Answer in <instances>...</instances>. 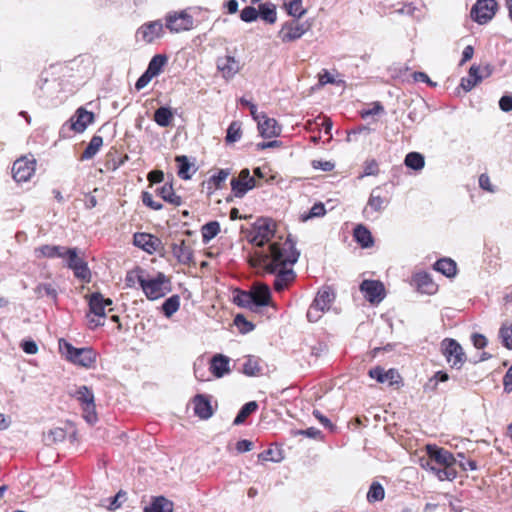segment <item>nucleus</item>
Masks as SVG:
<instances>
[{
  "mask_svg": "<svg viewBox=\"0 0 512 512\" xmlns=\"http://www.w3.org/2000/svg\"><path fill=\"white\" fill-rule=\"evenodd\" d=\"M300 256L295 242L290 236L284 242H273L267 251L256 252L255 265L262 266L268 273L275 274L274 289L277 292L285 290L295 279L296 274L287 265H294Z\"/></svg>",
  "mask_w": 512,
  "mask_h": 512,
  "instance_id": "f257e3e1",
  "label": "nucleus"
},
{
  "mask_svg": "<svg viewBox=\"0 0 512 512\" xmlns=\"http://www.w3.org/2000/svg\"><path fill=\"white\" fill-rule=\"evenodd\" d=\"M59 348L65 351L66 358L74 364L92 368L96 363L97 353L90 347L76 348L66 340L60 339Z\"/></svg>",
  "mask_w": 512,
  "mask_h": 512,
  "instance_id": "f03ea898",
  "label": "nucleus"
},
{
  "mask_svg": "<svg viewBox=\"0 0 512 512\" xmlns=\"http://www.w3.org/2000/svg\"><path fill=\"white\" fill-rule=\"evenodd\" d=\"M276 223L268 217L258 218L248 234L249 242L257 247H263L274 237Z\"/></svg>",
  "mask_w": 512,
  "mask_h": 512,
  "instance_id": "7ed1b4c3",
  "label": "nucleus"
},
{
  "mask_svg": "<svg viewBox=\"0 0 512 512\" xmlns=\"http://www.w3.org/2000/svg\"><path fill=\"white\" fill-rule=\"evenodd\" d=\"M141 289L149 300H157L171 291V281L162 272H158L153 278H149L147 274Z\"/></svg>",
  "mask_w": 512,
  "mask_h": 512,
  "instance_id": "20e7f679",
  "label": "nucleus"
},
{
  "mask_svg": "<svg viewBox=\"0 0 512 512\" xmlns=\"http://www.w3.org/2000/svg\"><path fill=\"white\" fill-rule=\"evenodd\" d=\"M88 304L90 314H87V317L89 318L90 328L93 329L104 325L101 319L105 318L106 316V307H109V311L112 310V300L110 298H105L99 292H94L90 295Z\"/></svg>",
  "mask_w": 512,
  "mask_h": 512,
  "instance_id": "39448f33",
  "label": "nucleus"
},
{
  "mask_svg": "<svg viewBox=\"0 0 512 512\" xmlns=\"http://www.w3.org/2000/svg\"><path fill=\"white\" fill-rule=\"evenodd\" d=\"M440 350L452 368L461 369L466 362V354L462 346L452 338H444Z\"/></svg>",
  "mask_w": 512,
  "mask_h": 512,
  "instance_id": "423d86ee",
  "label": "nucleus"
},
{
  "mask_svg": "<svg viewBox=\"0 0 512 512\" xmlns=\"http://www.w3.org/2000/svg\"><path fill=\"white\" fill-rule=\"evenodd\" d=\"M73 397L81 403L85 420L90 424L96 422L97 414L93 391L85 385L79 386L73 393Z\"/></svg>",
  "mask_w": 512,
  "mask_h": 512,
  "instance_id": "0eeeda50",
  "label": "nucleus"
},
{
  "mask_svg": "<svg viewBox=\"0 0 512 512\" xmlns=\"http://www.w3.org/2000/svg\"><path fill=\"white\" fill-rule=\"evenodd\" d=\"M310 28L311 24L307 21L300 22L298 19H294L282 25L278 36L285 43L292 42L300 39Z\"/></svg>",
  "mask_w": 512,
  "mask_h": 512,
  "instance_id": "6e6552de",
  "label": "nucleus"
},
{
  "mask_svg": "<svg viewBox=\"0 0 512 512\" xmlns=\"http://www.w3.org/2000/svg\"><path fill=\"white\" fill-rule=\"evenodd\" d=\"M166 28L172 33L188 31L193 28V17L186 11L170 12L166 15Z\"/></svg>",
  "mask_w": 512,
  "mask_h": 512,
  "instance_id": "1a4fd4ad",
  "label": "nucleus"
},
{
  "mask_svg": "<svg viewBox=\"0 0 512 512\" xmlns=\"http://www.w3.org/2000/svg\"><path fill=\"white\" fill-rule=\"evenodd\" d=\"M497 2L495 0H478L471 9V17L479 24H485L495 15Z\"/></svg>",
  "mask_w": 512,
  "mask_h": 512,
  "instance_id": "9d476101",
  "label": "nucleus"
},
{
  "mask_svg": "<svg viewBox=\"0 0 512 512\" xmlns=\"http://www.w3.org/2000/svg\"><path fill=\"white\" fill-rule=\"evenodd\" d=\"M163 35V24L160 20L151 21L141 25L136 31L137 41L146 44L153 43Z\"/></svg>",
  "mask_w": 512,
  "mask_h": 512,
  "instance_id": "9b49d317",
  "label": "nucleus"
},
{
  "mask_svg": "<svg viewBox=\"0 0 512 512\" xmlns=\"http://www.w3.org/2000/svg\"><path fill=\"white\" fill-rule=\"evenodd\" d=\"M256 185L254 177L250 175L249 169H242L238 177L231 179V189L235 197L242 198Z\"/></svg>",
  "mask_w": 512,
  "mask_h": 512,
  "instance_id": "f8f14e48",
  "label": "nucleus"
},
{
  "mask_svg": "<svg viewBox=\"0 0 512 512\" xmlns=\"http://www.w3.org/2000/svg\"><path fill=\"white\" fill-rule=\"evenodd\" d=\"M360 290L365 299L372 304L380 303L385 297V287L377 280H364L360 284Z\"/></svg>",
  "mask_w": 512,
  "mask_h": 512,
  "instance_id": "ddd939ff",
  "label": "nucleus"
},
{
  "mask_svg": "<svg viewBox=\"0 0 512 512\" xmlns=\"http://www.w3.org/2000/svg\"><path fill=\"white\" fill-rule=\"evenodd\" d=\"M35 160L26 157L17 159L12 166V175L17 182H26L35 171Z\"/></svg>",
  "mask_w": 512,
  "mask_h": 512,
  "instance_id": "4468645a",
  "label": "nucleus"
},
{
  "mask_svg": "<svg viewBox=\"0 0 512 512\" xmlns=\"http://www.w3.org/2000/svg\"><path fill=\"white\" fill-rule=\"evenodd\" d=\"M95 115L93 112L87 111L85 108L80 107L76 110L75 114L70 118V129L76 133H82L86 130L88 125L94 122Z\"/></svg>",
  "mask_w": 512,
  "mask_h": 512,
  "instance_id": "2eb2a0df",
  "label": "nucleus"
},
{
  "mask_svg": "<svg viewBox=\"0 0 512 512\" xmlns=\"http://www.w3.org/2000/svg\"><path fill=\"white\" fill-rule=\"evenodd\" d=\"M133 243L135 246L141 248L142 250L149 254L157 252L159 248L162 246V242L158 237L152 234L141 232L134 234Z\"/></svg>",
  "mask_w": 512,
  "mask_h": 512,
  "instance_id": "dca6fc26",
  "label": "nucleus"
},
{
  "mask_svg": "<svg viewBox=\"0 0 512 512\" xmlns=\"http://www.w3.org/2000/svg\"><path fill=\"white\" fill-rule=\"evenodd\" d=\"M379 188H374L368 198L367 205L363 210L364 216L369 219L373 213L382 212L389 201L378 193Z\"/></svg>",
  "mask_w": 512,
  "mask_h": 512,
  "instance_id": "f3484780",
  "label": "nucleus"
},
{
  "mask_svg": "<svg viewBox=\"0 0 512 512\" xmlns=\"http://www.w3.org/2000/svg\"><path fill=\"white\" fill-rule=\"evenodd\" d=\"M217 69L225 79H231L240 70L239 62L230 55L219 57L216 62Z\"/></svg>",
  "mask_w": 512,
  "mask_h": 512,
  "instance_id": "a211bd4d",
  "label": "nucleus"
},
{
  "mask_svg": "<svg viewBox=\"0 0 512 512\" xmlns=\"http://www.w3.org/2000/svg\"><path fill=\"white\" fill-rule=\"evenodd\" d=\"M264 362L257 356L247 355L244 358L241 372L249 377H258L263 375Z\"/></svg>",
  "mask_w": 512,
  "mask_h": 512,
  "instance_id": "6ab92c4d",
  "label": "nucleus"
},
{
  "mask_svg": "<svg viewBox=\"0 0 512 512\" xmlns=\"http://www.w3.org/2000/svg\"><path fill=\"white\" fill-rule=\"evenodd\" d=\"M427 453L431 459L447 468H450L456 462V458L451 452L443 448H438L435 445H428Z\"/></svg>",
  "mask_w": 512,
  "mask_h": 512,
  "instance_id": "aec40b11",
  "label": "nucleus"
},
{
  "mask_svg": "<svg viewBox=\"0 0 512 512\" xmlns=\"http://www.w3.org/2000/svg\"><path fill=\"white\" fill-rule=\"evenodd\" d=\"M412 283L421 293L433 294L436 291V284L426 272H418L413 275Z\"/></svg>",
  "mask_w": 512,
  "mask_h": 512,
  "instance_id": "412c9836",
  "label": "nucleus"
},
{
  "mask_svg": "<svg viewBox=\"0 0 512 512\" xmlns=\"http://www.w3.org/2000/svg\"><path fill=\"white\" fill-rule=\"evenodd\" d=\"M258 130L260 135L264 138L276 137L281 132L280 127L277 125V121L273 118H268L264 114H262L261 119L258 120Z\"/></svg>",
  "mask_w": 512,
  "mask_h": 512,
  "instance_id": "4be33fe9",
  "label": "nucleus"
},
{
  "mask_svg": "<svg viewBox=\"0 0 512 512\" xmlns=\"http://www.w3.org/2000/svg\"><path fill=\"white\" fill-rule=\"evenodd\" d=\"M253 294L255 307L268 306L271 300V291L268 285L256 283L250 290Z\"/></svg>",
  "mask_w": 512,
  "mask_h": 512,
  "instance_id": "5701e85b",
  "label": "nucleus"
},
{
  "mask_svg": "<svg viewBox=\"0 0 512 512\" xmlns=\"http://www.w3.org/2000/svg\"><path fill=\"white\" fill-rule=\"evenodd\" d=\"M230 358L223 354H216L212 357L210 362V371L212 374L221 378L230 372Z\"/></svg>",
  "mask_w": 512,
  "mask_h": 512,
  "instance_id": "b1692460",
  "label": "nucleus"
},
{
  "mask_svg": "<svg viewBox=\"0 0 512 512\" xmlns=\"http://www.w3.org/2000/svg\"><path fill=\"white\" fill-rule=\"evenodd\" d=\"M194 413L200 419L207 420L213 415V410L209 399L202 394H198L193 399Z\"/></svg>",
  "mask_w": 512,
  "mask_h": 512,
  "instance_id": "393cba45",
  "label": "nucleus"
},
{
  "mask_svg": "<svg viewBox=\"0 0 512 512\" xmlns=\"http://www.w3.org/2000/svg\"><path fill=\"white\" fill-rule=\"evenodd\" d=\"M369 376L379 383H388L389 385L397 383V379L399 378V374L394 369L385 371L380 366L370 369Z\"/></svg>",
  "mask_w": 512,
  "mask_h": 512,
  "instance_id": "a878e982",
  "label": "nucleus"
},
{
  "mask_svg": "<svg viewBox=\"0 0 512 512\" xmlns=\"http://www.w3.org/2000/svg\"><path fill=\"white\" fill-rule=\"evenodd\" d=\"M172 253L177 261L181 264L187 265L193 259V251L190 246L186 245L184 240H182L180 243L172 244Z\"/></svg>",
  "mask_w": 512,
  "mask_h": 512,
  "instance_id": "bb28decb",
  "label": "nucleus"
},
{
  "mask_svg": "<svg viewBox=\"0 0 512 512\" xmlns=\"http://www.w3.org/2000/svg\"><path fill=\"white\" fill-rule=\"evenodd\" d=\"M334 299L335 293L333 289L329 286H324L318 291L312 303L315 304V306H319V308H323L324 311H327L330 309Z\"/></svg>",
  "mask_w": 512,
  "mask_h": 512,
  "instance_id": "cd10ccee",
  "label": "nucleus"
},
{
  "mask_svg": "<svg viewBox=\"0 0 512 512\" xmlns=\"http://www.w3.org/2000/svg\"><path fill=\"white\" fill-rule=\"evenodd\" d=\"M68 248L59 245H42L35 249L36 257L64 258Z\"/></svg>",
  "mask_w": 512,
  "mask_h": 512,
  "instance_id": "c85d7f7f",
  "label": "nucleus"
},
{
  "mask_svg": "<svg viewBox=\"0 0 512 512\" xmlns=\"http://www.w3.org/2000/svg\"><path fill=\"white\" fill-rule=\"evenodd\" d=\"M433 269L448 278L454 277L457 273L456 262L450 258H441L437 260L433 265Z\"/></svg>",
  "mask_w": 512,
  "mask_h": 512,
  "instance_id": "c756f323",
  "label": "nucleus"
},
{
  "mask_svg": "<svg viewBox=\"0 0 512 512\" xmlns=\"http://www.w3.org/2000/svg\"><path fill=\"white\" fill-rule=\"evenodd\" d=\"M155 192L169 204L174 206H180L182 204V198L175 194L172 184L165 183L163 186L157 188Z\"/></svg>",
  "mask_w": 512,
  "mask_h": 512,
  "instance_id": "7c9ffc66",
  "label": "nucleus"
},
{
  "mask_svg": "<svg viewBox=\"0 0 512 512\" xmlns=\"http://www.w3.org/2000/svg\"><path fill=\"white\" fill-rule=\"evenodd\" d=\"M144 512H173V503L163 496L155 497L153 501L144 508Z\"/></svg>",
  "mask_w": 512,
  "mask_h": 512,
  "instance_id": "2f4dec72",
  "label": "nucleus"
},
{
  "mask_svg": "<svg viewBox=\"0 0 512 512\" xmlns=\"http://www.w3.org/2000/svg\"><path fill=\"white\" fill-rule=\"evenodd\" d=\"M479 67L478 66H471L469 69V73L467 77H463L461 79L460 86L466 91H471L477 83H479L482 80V76L479 75Z\"/></svg>",
  "mask_w": 512,
  "mask_h": 512,
  "instance_id": "473e14b6",
  "label": "nucleus"
},
{
  "mask_svg": "<svg viewBox=\"0 0 512 512\" xmlns=\"http://www.w3.org/2000/svg\"><path fill=\"white\" fill-rule=\"evenodd\" d=\"M174 114L170 107L161 106L154 112V121L160 127H168L172 124Z\"/></svg>",
  "mask_w": 512,
  "mask_h": 512,
  "instance_id": "72a5a7b5",
  "label": "nucleus"
},
{
  "mask_svg": "<svg viewBox=\"0 0 512 512\" xmlns=\"http://www.w3.org/2000/svg\"><path fill=\"white\" fill-rule=\"evenodd\" d=\"M147 272L141 267H136L127 272L125 277V285L129 288L135 287L136 283L142 287L146 278Z\"/></svg>",
  "mask_w": 512,
  "mask_h": 512,
  "instance_id": "f704fd0d",
  "label": "nucleus"
},
{
  "mask_svg": "<svg viewBox=\"0 0 512 512\" xmlns=\"http://www.w3.org/2000/svg\"><path fill=\"white\" fill-rule=\"evenodd\" d=\"M354 238L362 248H369L374 243L371 232L363 225H358L354 229Z\"/></svg>",
  "mask_w": 512,
  "mask_h": 512,
  "instance_id": "c9c22d12",
  "label": "nucleus"
},
{
  "mask_svg": "<svg viewBox=\"0 0 512 512\" xmlns=\"http://www.w3.org/2000/svg\"><path fill=\"white\" fill-rule=\"evenodd\" d=\"M103 145V139L101 136L94 135L90 142L88 143L87 147L83 151L80 160H90L92 159L100 150V148Z\"/></svg>",
  "mask_w": 512,
  "mask_h": 512,
  "instance_id": "e433bc0d",
  "label": "nucleus"
},
{
  "mask_svg": "<svg viewBox=\"0 0 512 512\" xmlns=\"http://www.w3.org/2000/svg\"><path fill=\"white\" fill-rule=\"evenodd\" d=\"M258 409V403L256 401H250L245 403L241 409L239 410L238 414L234 418L233 424L234 425H241L245 422V420L256 410Z\"/></svg>",
  "mask_w": 512,
  "mask_h": 512,
  "instance_id": "4c0bfd02",
  "label": "nucleus"
},
{
  "mask_svg": "<svg viewBox=\"0 0 512 512\" xmlns=\"http://www.w3.org/2000/svg\"><path fill=\"white\" fill-rule=\"evenodd\" d=\"M167 62V57L162 54H157L150 60L146 71L153 77L159 75Z\"/></svg>",
  "mask_w": 512,
  "mask_h": 512,
  "instance_id": "58836bf2",
  "label": "nucleus"
},
{
  "mask_svg": "<svg viewBox=\"0 0 512 512\" xmlns=\"http://www.w3.org/2000/svg\"><path fill=\"white\" fill-rule=\"evenodd\" d=\"M258 16L261 17L265 22L273 24L277 20L276 7L273 4L265 3L259 6Z\"/></svg>",
  "mask_w": 512,
  "mask_h": 512,
  "instance_id": "ea45409f",
  "label": "nucleus"
},
{
  "mask_svg": "<svg viewBox=\"0 0 512 512\" xmlns=\"http://www.w3.org/2000/svg\"><path fill=\"white\" fill-rule=\"evenodd\" d=\"M220 232V224L217 221H210L202 226L201 234L204 243H208Z\"/></svg>",
  "mask_w": 512,
  "mask_h": 512,
  "instance_id": "a19ab883",
  "label": "nucleus"
},
{
  "mask_svg": "<svg viewBox=\"0 0 512 512\" xmlns=\"http://www.w3.org/2000/svg\"><path fill=\"white\" fill-rule=\"evenodd\" d=\"M405 165L415 171L421 170L425 165L424 156L418 152H410L404 160Z\"/></svg>",
  "mask_w": 512,
  "mask_h": 512,
  "instance_id": "79ce46f5",
  "label": "nucleus"
},
{
  "mask_svg": "<svg viewBox=\"0 0 512 512\" xmlns=\"http://www.w3.org/2000/svg\"><path fill=\"white\" fill-rule=\"evenodd\" d=\"M179 307L180 296L172 295L169 298H167L162 304V311L167 318H170L174 313L178 311Z\"/></svg>",
  "mask_w": 512,
  "mask_h": 512,
  "instance_id": "37998d69",
  "label": "nucleus"
},
{
  "mask_svg": "<svg viewBox=\"0 0 512 512\" xmlns=\"http://www.w3.org/2000/svg\"><path fill=\"white\" fill-rule=\"evenodd\" d=\"M34 293L36 294V296L38 298L47 296V297H50L51 299H53L54 301L57 300V296H58L57 290L50 283H40L39 285H37L35 287Z\"/></svg>",
  "mask_w": 512,
  "mask_h": 512,
  "instance_id": "c03bdc74",
  "label": "nucleus"
},
{
  "mask_svg": "<svg viewBox=\"0 0 512 512\" xmlns=\"http://www.w3.org/2000/svg\"><path fill=\"white\" fill-rule=\"evenodd\" d=\"M234 301L238 306L243 308H248L250 310H254V308H256L251 291H240L235 297Z\"/></svg>",
  "mask_w": 512,
  "mask_h": 512,
  "instance_id": "a18cd8bd",
  "label": "nucleus"
},
{
  "mask_svg": "<svg viewBox=\"0 0 512 512\" xmlns=\"http://www.w3.org/2000/svg\"><path fill=\"white\" fill-rule=\"evenodd\" d=\"M176 162L178 163V176L184 180L190 179L192 174L190 173L191 164L188 158L184 155L177 156Z\"/></svg>",
  "mask_w": 512,
  "mask_h": 512,
  "instance_id": "49530a36",
  "label": "nucleus"
},
{
  "mask_svg": "<svg viewBox=\"0 0 512 512\" xmlns=\"http://www.w3.org/2000/svg\"><path fill=\"white\" fill-rule=\"evenodd\" d=\"M385 491L383 486L378 482H373L369 488L367 493V500L372 503L376 501H381L384 499Z\"/></svg>",
  "mask_w": 512,
  "mask_h": 512,
  "instance_id": "de8ad7c7",
  "label": "nucleus"
},
{
  "mask_svg": "<svg viewBox=\"0 0 512 512\" xmlns=\"http://www.w3.org/2000/svg\"><path fill=\"white\" fill-rule=\"evenodd\" d=\"M242 131L241 124L238 121H233L228 129L225 140L227 143H235L241 139Z\"/></svg>",
  "mask_w": 512,
  "mask_h": 512,
  "instance_id": "09e8293b",
  "label": "nucleus"
},
{
  "mask_svg": "<svg viewBox=\"0 0 512 512\" xmlns=\"http://www.w3.org/2000/svg\"><path fill=\"white\" fill-rule=\"evenodd\" d=\"M72 271L77 279L85 283H89L91 281V271L85 260L79 263V265L76 266L75 269H73Z\"/></svg>",
  "mask_w": 512,
  "mask_h": 512,
  "instance_id": "8fccbe9b",
  "label": "nucleus"
},
{
  "mask_svg": "<svg viewBox=\"0 0 512 512\" xmlns=\"http://www.w3.org/2000/svg\"><path fill=\"white\" fill-rule=\"evenodd\" d=\"M63 259L66 260V265L71 270L75 269V267L84 260L78 255L77 248H68L67 251H65V257Z\"/></svg>",
  "mask_w": 512,
  "mask_h": 512,
  "instance_id": "3c124183",
  "label": "nucleus"
},
{
  "mask_svg": "<svg viewBox=\"0 0 512 512\" xmlns=\"http://www.w3.org/2000/svg\"><path fill=\"white\" fill-rule=\"evenodd\" d=\"M326 213L325 206L323 203L318 202L315 203L308 213H303L300 216V219L302 222H306L309 219L315 218V217H322Z\"/></svg>",
  "mask_w": 512,
  "mask_h": 512,
  "instance_id": "603ef678",
  "label": "nucleus"
},
{
  "mask_svg": "<svg viewBox=\"0 0 512 512\" xmlns=\"http://www.w3.org/2000/svg\"><path fill=\"white\" fill-rule=\"evenodd\" d=\"M499 337L501 338L503 346L508 350H512V325H503L500 328Z\"/></svg>",
  "mask_w": 512,
  "mask_h": 512,
  "instance_id": "864d4df0",
  "label": "nucleus"
},
{
  "mask_svg": "<svg viewBox=\"0 0 512 512\" xmlns=\"http://www.w3.org/2000/svg\"><path fill=\"white\" fill-rule=\"evenodd\" d=\"M66 432L62 428H55L48 432V434L45 436V441L48 444H54L57 442H61L65 439Z\"/></svg>",
  "mask_w": 512,
  "mask_h": 512,
  "instance_id": "5fc2aeb1",
  "label": "nucleus"
},
{
  "mask_svg": "<svg viewBox=\"0 0 512 512\" xmlns=\"http://www.w3.org/2000/svg\"><path fill=\"white\" fill-rule=\"evenodd\" d=\"M234 324L237 326L241 333H248L254 329V325L246 320L242 314H237L234 318Z\"/></svg>",
  "mask_w": 512,
  "mask_h": 512,
  "instance_id": "6e6d98bb",
  "label": "nucleus"
},
{
  "mask_svg": "<svg viewBox=\"0 0 512 512\" xmlns=\"http://www.w3.org/2000/svg\"><path fill=\"white\" fill-rule=\"evenodd\" d=\"M287 11L289 15L296 17L298 20L305 13L301 0L290 1L287 5Z\"/></svg>",
  "mask_w": 512,
  "mask_h": 512,
  "instance_id": "4d7b16f0",
  "label": "nucleus"
},
{
  "mask_svg": "<svg viewBox=\"0 0 512 512\" xmlns=\"http://www.w3.org/2000/svg\"><path fill=\"white\" fill-rule=\"evenodd\" d=\"M379 173V165L375 159L365 161L363 166V173L360 178L365 176H375Z\"/></svg>",
  "mask_w": 512,
  "mask_h": 512,
  "instance_id": "13d9d810",
  "label": "nucleus"
},
{
  "mask_svg": "<svg viewBox=\"0 0 512 512\" xmlns=\"http://www.w3.org/2000/svg\"><path fill=\"white\" fill-rule=\"evenodd\" d=\"M240 18L247 23L253 22L258 18V10L252 6H247L241 11Z\"/></svg>",
  "mask_w": 512,
  "mask_h": 512,
  "instance_id": "bf43d9fd",
  "label": "nucleus"
},
{
  "mask_svg": "<svg viewBox=\"0 0 512 512\" xmlns=\"http://www.w3.org/2000/svg\"><path fill=\"white\" fill-rule=\"evenodd\" d=\"M125 499L126 492L120 490L115 496L109 498L108 509L114 511L120 508Z\"/></svg>",
  "mask_w": 512,
  "mask_h": 512,
  "instance_id": "052dcab7",
  "label": "nucleus"
},
{
  "mask_svg": "<svg viewBox=\"0 0 512 512\" xmlns=\"http://www.w3.org/2000/svg\"><path fill=\"white\" fill-rule=\"evenodd\" d=\"M141 197L142 202L145 206L156 211L161 210L163 208V205L160 202L154 201L151 193L144 191Z\"/></svg>",
  "mask_w": 512,
  "mask_h": 512,
  "instance_id": "680f3d73",
  "label": "nucleus"
},
{
  "mask_svg": "<svg viewBox=\"0 0 512 512\" xmlns=\"http://www.w3.org/2000/svg\"><path fill=\"white\" fill-rule=\"evenodd\" d=\"M325 311L323 308H319V306H315V304L311 303L308 308L306 317L309 322H317Z\"/></svg>",
  "mask_w": 512,
  "mask_h": 512,
  "instance_id": "e2e57ef3",
  "label": "nucleus"
},
{
  "mask_svg": "<svg viewBox=\"0 0 512 512\" xmlns=\"http://www.w3.org/2000/svg\"><path fill=\"white\" fill-rule=\"evenodd\" d=\"M259 459L263 461H273L279 462L282 457L279 451H274L273 449H268L259 454Z\"/></svg>",
  "mask_w": 512,
  "mask_h": 512,
  "instance_id": "0e129e2a",
  "label": "nucleus"
},
{
  "mask_svg": "<svg viewBox=\"0 0 512 512\" xmlns=\"http://www.w3.org/2000/svg\"><path fill=\"white\" fill-rule=\"evenodd\" d=\"M228 175V170L221 169L210 177V182L213 183L216 188H220L221 184L227 179Z\"/></svg>",
  "mask_w": 512,
  "mask_h": 512,
  "instance_id": "69168bd1",
  "label": "nucleus"
},
{
  "mask_svg": "<svg viewBox=\"0 0 512 512\" xmlns=\"http://www.w3.org/2000/svg\"><path fill=\"white\" fill-rule=\"evenodd\" d=\"M311 165L314 169L322 170L325 172L332 171L335 167V164L331 161H323V160H313Z\"/></svg>",
  "mask_w": 512,
  "mask_h": 512,
  "instance_id": "338daca9",
  "label": "nucleus"
},
{
  "mask_svg": "<svg viewBox=\"0 0 512 512\" xmlns=\"http://www.w3.org/2000/svg\"><path fill=\"white\" fill-rule=\"evenodd\" d=\"M499 108L503 112L512 111V95H503L499 100Z\"/></svg>",
  "mask_w": 512,
  "mask_h": 512,
  "instance_id": "774afa93",
  "label": "nucleus"
}]
</instances>
